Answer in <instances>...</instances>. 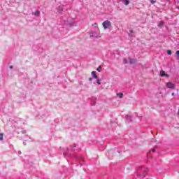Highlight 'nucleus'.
<instances>
[{
    "mask_svg": "<svg viewBox=\"0 0 179 179\" xmlns=\"http://www.w3.org/2000/svg\"><path fill=\"white\" fill-rule=\"evenodd\" d=\"M71 152H74V153H78V152H80V148L79 145L74 144L73 147L70 148H66V150H64L63 153L64 156L66 157V156H71Z\"/></svg>",
    "mask_w": 179,
    "mask_h": 179,
    "instance_id": "nucleus-1",
    "label": "nucleus"
},
{
    "mask_svg": "<svg viewBox=\"0 0 179 179\" xmlns=\"http://www.w3.org/2000/svg\"><path fill=\"white\" fill-rule=\"evenodd\" d=\"M149 171V169L145 166H140L137 170V178H145L146 177V173Z\"/></svg>",
    "mask_w": 179,
    "mask_h": 179,
    "instance_id": "nucleus-2",
    "label": "nucleus"
},
{
    "mask_svg": "<svg viewBox=\"0 0 179 179\" xmlns=\"http://www.w3.org/2000/svg\"><path fill=\"white\" fill-rule=\"evenodd\" d=\"M102 26H103L104 30H107V29H108V27H111V22H110L108 20H106L102 23Z\"/></svg>",
    "mask_w": 179,
    "mask_h": 179,
    "instance_id": "nucleus-3",
    "label": "nucleus"
},
{
    "mask_svg": "<svg viewBox=\"0 0 179 179\" xmlns=\"http://www.w3.org/2000/svg\"><path fill=\"white\" fill-rule=\"evenodd\" d=\"M90 37H95V38H98V37H100V32L98 31H90Z\"/></svg>",
    "mask_w": 179,
    "mask_h": 179,
    "instance_id": "nucleus-4",
    "label": "nucleus"
},
{
    "mask_svg": "<svg viewBox=\"0 0 179 179\" xmlns=\"http://www.w3.org/2000/svg\"><path fill=\"white\" fill-rule=\"evenodd\" d=\"M166 86L167 89H172L173 90H174V89H176V84H174L171 82L166 83Z\"/></svg>",
    "mask_w": 179,
    "mask_h": 179,
    "instance_id": "nucleus-5",
    "label": "nucleus"
},
{
    "mask_svg": "<svg viewBox=\"0 0 179 179\" xmlns=\"http://www.w3.org/2000/svg\"><path fill=\"white\" fill-rule=\"evenodd\" d=\"M65 24H69V26H76L75 20H73L72 22H69V21L65 22Z\"/></svg>",
    "mask_w": 179,
    "mask_h": 179,
    "instance_id": "nucleus-6",
    "label": "nucleus"
},
{
    "mask_svg": "<svg viewBox=\"0 0 179 179\" xmlns=\"http://www.w3.org/2000/svg\"><path fill=\"white\" fill-rule=\"evenodd\" d=\"M126 121L127 122H131L132 121V117L131 115H126Z\"/></svg>",
    "mask_w": 179,
    "mask_h": 179,
    "instance_id": "nucleus-7",
    "label": "nucleus"
},
{
    "mask_svg": "<svg viewBox=\"0 0 179 179\" xmlns=\"http://www.w3.org/2000/svg\"><path fill=\"white\" fill-rule=\"evenodd\" d=\"M129 64H135L136 62V59H131V57H129Z\"/></svg>",
    "mask_w": 179,
    "mask_h": 179,
    "instance_id": "nucleus-8",
    "label": "nucleus"
},
{
    "mask_svg": "<svg viewBox=\"0 0 179 179\" xmlns=\"http://www.w3.org/2000/svg\"><path fill=\"white\" fill-rule=\"evenodd\" d=\"M91 75L92 78H94V79H97L99 77L97 76V74H96V71H92L91 73Z\"/></svg>",
    "mask_w": 179,
    "mask_h": 179,
    "instance_id": "nucleus-9",
    "label": "nucleus"
},
{
    "mask_svg": "<svg viewBox=\"0 0 179 179\" xmlns=\"http://www.w3.org/2000/svg\"><path fill=\"white\" fill-rule=\"evenodd\" d=\"M117 96L120 97V99H122L124 97V94L122 92L117 93Z\"/></svg>",
    "mask_w": 179,
    "mask_h": 179,
    "instance_id": "nucleus-10",
    "label": "nucleus"
},
{
    "mask_svg": "<svg viewBox=\"0 0 179 179\" xmlns=\"http://www.w3.org/2000/svg\"><path fill=\"white\" fill-rule=\"evenodd\" d=\"M159 75L162 77H164L165 75H166V72L163 70H162L160 72H159Z\"/></svg>",
    "mask_w": 179,
    "mask_h": 179,
    "instance_id": "nucleus-11",
    "label": "nucleus"
},
{
    "mask_svg": "<svg viewBox=\"0 0 179 179\" xmlns=\"http://www.w3.org/2000/svg\"><path fill=\"white\" fill-rule=\"evenodd\" d=\"M33 15H34L35 16H40V11L36 10L34 13H33Z\"/></svg>",
    "mask_w": 179,
    "mask_h": 179,
    "instance_id": "nucleus-12",
    "label": "nucleus"
},
{
    "mask_svg": "<svg viewBox=\"0 0 179 179\" xmlns=\"http://www.w3.org/2000/svg\"><path fill=\"white\" fill-rule=\"evenodd\" d=\"M128 62H129V59H126V58H124V59H123V63H124V64H128Z\"/></svg>",
    "mask_w": 179,
    "mask_h": 179,
    "instance_id": "nucleus-13",
    "label": "nucleus"
},
{
    "mask_svg": "<svg viewBox=\"0 0 179 179\" xmlns=\"http://www.w3.org/2000/svg\"><path fill=\"white\" fill-rule=\"evenodd\" d=\"M63 10H64L62 9V6H59L58 12H59V13H62Z\"/></svg>",
    "mask_w": 179,
    "mask_h": 179,
    "instance_id": "nucleus-14",
    "label": "nucleus"
},
{
    "mask_svg": "<svg viewBox=\"0 0 179 179\" xmlns=\"http://www.w3.org/2000/svg\"><path fill=\"white\" fill-rule=\"evenodd\" d=\"M122 2H123V3H124V5H129V1H128V0H124Z\"/></svg>",
    "mask_w": 179,
    "mask_h": 179,
    "instance_id": "nucleus-15",
    "label": "nucleus"
},
{
    "mask_svg": "<svg viewBox=\"0 0 179 179\" xmlns=\"http://www.w3.org/2000/svg\"><path fill=\"white\" fill-rule=\"evenodd\" d=\"M164 24V22H161L158 24V27H162Z\"/></svg>",
    "mask_w": 179,
    "mask_h": 179,
    "instance_id": "nucleus-16",
    "label": "nucleus"
},
{
    "mask_svg": "<svg viewBox=\"0 0 179 179\" xmlns=\"http://www.w3.org/2000/svg\"><path fill=\"white\" fill-rule=\"evenodd\" d=\"M0 141H3V134H0Z\"/></svg>",
    "mask_w": 179,
    "mask_h": 179,
    "instance_id": "nucleus-17",
    "label": "nucleus"
},
{
    "mask_svg": "<svg viewBox=\"0 0 179 179\" xmlns=\"http://www.w3.org/2000/svg\"><path fill=\"white\" fill-rule=\"evenodd\" d=\"M96 83L97 85H101V83L100 82V79H99V77L96 78Z\"/></svg>",
    "mask_w": 179,
    "mask_h": 179,
    "instance_id": "nucleus-18",
    "label": "nucleus"
},
{
    "mask_svg": "<svg viewBox=\"0 0 179 179\" xmlns=\"http://www.w3.org/2000/svg\"><path fill=\"white\" fill-rule=\"evenodd\" d=\"M96 71H98V72H101V66H99L97 69H96Z\"/></svg>",
    "mask_w": 179,
    "mask_h": 179,
    "instance_id": "nucleus-19",
    "label": "nucleus"
},
{
    "mask_svg": "<svg viewBox=\"0 0 179 179\" xmlns=\"http://www.w3.org/2000/svg\"><path fill=\"white\" fill-rule=\"evenodd\" d=\"M167 54H168V55H171V54H172L171 50H167Z\"/></svg>",
    "mask_w": 179,
    "mask_h": 179,
    "instance_id": "nucleus-20",
    "label": "nucleus"
},
{
    "mask_svg": "<svg viewBox=\"0 0 179 179\" xmlns=\"http://www.w3.org/2000/svg\"><path fill=\"white\" fill-rule=\"evenodd\" d=\"M150 2L152 3V5L156 3V1H155V0H151Z\"/></svg>",
    "mask_w": 179,
    "mask_h": 179,
    "instance_id": "nucleus-21",
    "label": "nucleus"
},
{
    "mask_svg": "<svg viewBox=\"0 0 179 179\" xmlns=\"http://www.w3.org/2000/svg\"><path fill=\"white\" fill-rule=\"evenodd\" d=\"M92 26H94V27H97V23L95 22Z\"/></svg>",
    "mask_w": 179,
    "mask_h": 179,
    "instance_id": "nucleus-22",
    "label": "nucleus"
},
{
    "mask_svg": "<svg viewBox=\"0 0 179 179\" xmlns=\"http://www.w3.org/2000/svg\"><path fill=\"white\" fill-rule=\"evenodd\" d=\"M165 76L166 78H169V77H170V75L165 73V76Z\"/></svg>",
    "mask_w": 179,
    "mask_h": 179,
    "instance_id": "nucleus-23",
    "label": "nucleus"
},
{
    "mask_svg": "<svg viewBox=\"0 0 179 179\" xmlns=\"http://www.w3.org/2000/svg\"><path fill=\"white\" fill-rule=\"evenodd\" d=\"M133 32H134V31L130 30V31H129V36H131V34L133 33Z\"/></svg>",
    "mask_w": 179,
    "mask_h": 179,
    "instance_id": "nucleus-24",
    "label": "nucleus"
},
{
    "mask_svg": "<svg viewBox=\"0 0 179 179\" xmlns=\"http://www.w3.org/2000/svg\"><path fill=\"white\" fill-rule=\"evenodd\" d=\"M176 54V55H179V50H177Z\"/></svg>",
    "mask_w": 179,
    "mask_h": 179,
    "instance_id": "nucleus-25",
    "label": "nucleus"
},
{
    "mask_svg": "<svg viewBox=\"0 0 179 179\" xmlns=\"http://www.w3.org/2000/svg\"><path fill=\"white\" fill-rule=\"evenodd\" d=\"M89 80H90V82H92V81L93 80V78H89Z\"/></svg>",
    "mask_w": 179,
    "mask_h": 179,
    "instance_id": "nucleus-26",
    "label": "nucleus"
},
{
    "mask_svg": "<svg viewBox=\"0 0 179 179\" xmlns=\"http://www.w3.org/2000/svg\"><path fill=\"white\" fill-rule=\"evenodd\" d=\"M76 160H79V157L76 156Z\"/></svg>",
    "mask_w": 179,
    "mask_h": 179,
    "instance_id": "nucleus-27",
    "label": "nucleus"
},
{
    "mask_svg": "<svg viewBox=\"0 0 179 179\" xmlns=\"http://www.w3.org/2000/svg\"><path fill=\"white\" fill-rule=\"evenodd\" d=\"M10 69H13V66H10Z\"/></svg>",
    "mask_w": 179,
    "mask_h": 179,
    "instance_id": "nucleus-28",
    "label": "nucleus"
},
{
    "mask_svg": "<svg viewBox=\"0 0 179 179\" xmlns=\"http://www.w3.org/2000/svg\"><path fill=\"white\" fill-rule=\"evenodd\" d=\"M151 151L152 152V153H155V150H150V153Z\"/></svg>",
    "mask_w": 179,
    "mask_h": 179,
    "instance_id": "nucleus-29",
    "label": "nucleus"
},
{
    "mask_svg": "<svg viewBox=\"0 0 179 179\" xmlns=\"http://www.w3.org/2000/svg\"><path fill=\"white\" fill-rule=\"evenodd\" d=\"M176 95V94L174 93V92H173L172 94H171V96H175Z\"/></svg>",
    "mask_w": 179,
    "mask_h": 179,
    "instance_id": "nucleus-30",
    "label": "nucleus"
},
{
    "mask_svg": "<svg viewBox=\"0 0 179 179\" xmlns=\"http://www.w3.org/2000/svg\"><path fill=\"white\" fill-rule=\"evenodd\" d=\"M177 9H178V10H179V6L177 7Z\"/></svg>",
    "mask_w": 179,
    "mask_h": 179,
    "instance_id": "nucleus-31",
    "label": "nucleus"
},
{
    "mask_svg": "<svg viewBox=\"0 0 179 179\" xmlns=\"http://www.w3.org/2000/svg\"><path fill=\"white\" fill-rule=\"evenodd\" d=\"M120 1H122V2H123V1H124V0H120Z\"/></svg>",
    "mask_w": 179,
    "mask_h": 179,
    "instance_id": "nucleus-32",
    "label": "nucleus"
},
{
    "mask_svg": "<svg viewBox=\"0 0 179 179\" xmlns=\"http://www.w3.org/2000/svg\"><path fill=\"white\" fill-rule=\"evenodd\" d=\"M177 59H179V57H178Z\"/></svg>",
    "mask_w": 179,
    "mask_h": 179,
    "instance_id": "nucleus-33",
    "label": "nucleus"
},
{
    "mask_svg": "<svg viewBox=\"0 0 179 179\" xmlns=\"http://www.w3.org/2000/svg\"><path fill=\"white\" fill-rule=\"evenodd\" d=\"M23 134H25V131H24Z\"/></svg>",
    "mask_w": 179,
    "mask_h": 179,
    "instance_id": "nucleus-34",
    "label": "nucleus"
}]
</instances>
